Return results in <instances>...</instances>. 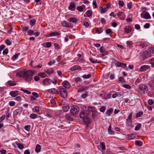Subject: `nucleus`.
<instances>
[{"instance_id":"nucleus-34","label":"nucleus","mask_w":154,"mask_h":154,"mask_svg":"<svg viewBox=\"0 0 154 154\" xmlns=\"http://www.w3.org/2000/svg\"><path fill=\"white\" fill-rule=\"evenodd\" d=\"M8 83L11 86H14L16 85L15 82L12 81H8Z\"/></svg>"},{"instance_id":"nucleus-4","label":"nucleus","mask_w":154,"mask_h":154,"mask_svg":"<svg viewBox=\"0 0 154 154\" xmlns=\"http://www.w3.org/2000/svg\"><path fill=\"white\" fill-rule=\"evenodd\" d=\"M79 110V109L78 106H72L70 110L72 116H74L78 114Z\"/></svg>"},{"instance_id":"nucleus-20","label":"nucleus","mask_w":154,"mask_h":154,"mask_svg":"<svg viewBox=\"0 0 154 154\" xmlns=\"http://www.w3.org/2000/svg\"><path fill=\"white\" fill-rule=\"evenodd\" d=\"M131 28L130 26H126L124 29V31L127 33L131 32Z\"/></svg>"},{"instance_id":"nucleus-12","label":"nucleus","mask_w":154,"mask_h":154,"mask_svg":"<svg viewBox=\"0 0 154 154\" xmlns=\"http://www.w3.org/2000/svg\"><path fill=\"white\" fill-rule=\"evenodd\" d=\"M100 52L103 54V55H106L107 54V52L106 50L103 48V47L102 46L100 48Z\"/></svg>"},{"instance_id":"nucleus-2","label":"nucleus","mask_w":154,"mask_h":154,"mask_svg":"<svg viewBox=\"0 0 154 154\" xmlns=\"http://www.w3.org/2000/svg\"><path fill=\"white\" fill-rule=\"evenodd\" d=\"M148 90L147 86L144 84H141L139 85L138 91L139 93L142 94L146 93Z\"/></svg>"},{"instance_id":"nucleus-56","label":"nucleus","mask_w":154,"mask_h":154,"mask_svg":"<svg viewBox=\"0 0 154 154\" xmlns=\"http://www.w3.org/2000/svg\"><path fill=\"white\" fill-rule=\"evenodd\" d=\"M20 90L23 91L24 92L28 94H31V92L29 91H27V90H24L23 89H21Z\"/></svg>"},{"instance_id":"nucleus-6","label":"nucleus","mask_w":154,"mask_h":154,"mask_svg":"<svg viewBox=\"0 0 154 154\" xmlns=\"http://www.w3.org/2000/svg\"><path fill=\"white\" fill-rule=\"evenodd\" d=\"M89 112L88 110H83L80 114V116L81 118H84L85 117H87V116L89 114Z\"/></svg>"},{"instance_id":"nucleus-63","label":"nucleus","mask_w":154,"mask_h":154,"mask_svg":"<svg viewBox=\"0 0 154 154\" xmlns=\"http://www.w3.org/2000/svg\"><path fill=\"white\" fill-rule=\"evenodd\" d=\"M52 82L53 84H56L57 83V80L55 78H54L52 80Z\"/></svg>"},{"instance_id":"nucleus-39","label":"nucleus","mask_w":154,"mask_h":154,"mask_svg":"<svg viewBox=\"0 0 154 154\" xmlns=\"http://www.w3.org/2000/svg\"><path fill=\"white\" fill-rule=\"evenodd\" d=\"M113 109H110L107 111L106 114L108 116H110L111 114L112 113Z\"/></svg>"},{"instance_id":"nucleus-25","label":"nucleus","mask_w":154,"mask_h":154,"mask_svg":"<svg viewBox=\"0 0 154 154\" xmlns=\"http://www.w3.org/2000/svg\"><path fill=\"white\" fill-rule=\"evenodd\" d=\"M25 72H23V71L21 72H18L16 74V75L18 77H23V75L24 76Z\"/></svg>"},{"instance_id":"nucleus-54","label":"nucleus","mask_w":154,"mask_h":154,"mask_svg":"<svg viewBox=\"0 0 154 154\" xmlns=\"http://www.w3.org/2000/svg\"><path fill=\"white\" fill-rule=\"evenodd\" d=\"M55 60H53L51 61L48 62V64L49 65H52L55 63Z\"/></svg>"},{"instance_id":"nucleus-29","label":"nucleus","mask_w":154,"mask_h":154,"mask_svg":"<svg viewBox=\"0 0 154 154\" xmlns=\"http://www.w3.org/2000/svg\"><path fill=\"white\" fill-rule=\"evenodd\" d=\"M91 74H88V75L85 74L83 75L82 77L85 79H87L91 77Z\"/></svg>"},{"instance_id":"nucleus-13","label":"nucleus","mask_w":154,"mask_h":154,"mask_svg":"<svg viewBox=\"0 0 154 154\" xmlns=\"http://www.w3.org/2000/svg\"><path fill=\"white\" fill-rule=\"evenodd\" d=\"M48 92L50 93H52L56 94H59L58 91H57L56 89L54 88L48 90Z\"/></svg>"},{"instance_id":"nucleus-58","label":"nucleus","mask_w":154,"mask_h":154,"mask_svg":"<svg viewBox=\"0 0 154 154\" xmlns=\"http://www.w3.org/2000/svg\"><path fill=\"white\" fill-rule=\"evenodd\" d=\"M123 86L124 87L127 89H130L131 88L130 86L127 84H124Z\"/></svg>"},{"instance_id":"nucleus-44","label":"nucleus","mask_w":154,"mask_h":154,"mask_svg":"<svg viewBox=\"0 0 154 154\" xmlns=\"http://www.w3.org/2000/svg\"><path fill=\"white\" fill-rule=\"evenodd\" d=\"M18 147L20 149H23L24 148V146L23 144L20 143L17 144Z\"/></svg>"},{"instance_id":"nucleus-24","label":"nucleus","mask_w":154,"mask_h":154,"mask_svg":"<svg viewBox=\"0 0 154 154\" xmlns=\"http://www.w3.org/2000/svg\"><path fill=\"white\" fill-rule=\"evenodd\" d=\"M89 60L93 63H100L101 62L100 61H97V60H93L92 58H90Z\"/></svg>"},{"instance_id":"nucleus-5","label":"nucleus","mask_w":154,"mask_h":154,"mask_svg":"<svg viewBox=\"0 0 154 154\" xmlns=\"http://www.w3.org/2000/svg\"><path fill=\"white\" fill-rule=\"evenodd\" d=\"M141 58L143 60H145L147 58L151 56V53L148 51H143L141 54Z\"/></svg>"},{"instance_id":"nucleus-9","label":"nucleus","mask_w":154,"mask_h":154,"mask_svg":"<svg viewBox=\"0 0 154 154\" xmlns=\"http://www.w3.org/2000/svg\"><path fill=\"white\" fill-rule=\"evenodd\" d=\"M76 7L75 3L73 2H71L68 7V8L71 10L73 11Z\"/></svg>"},{"instance_id":"nucleus-50","label":"nucleus","mask_w":154,"mask_h":154,"mask_svg":"<svg viewBox=\"0 0 154 154\" xmlns=\"http://www.w3.org/2000/svg\"><path fill=\"white\" fill-rule=\"evenodd\" d=\"M30 125H28L24 127L25 129L27 131H28L30 130Z\"/></svg>"},{"instance_id":"nucleus-52","label":"nucleus","mask_w":154,"mask_h":154,"mask_svg":"<svg viewBox=\"0 0 154 154\" xmlns=\"http://www.w3.org/2000/svg\"><path fill=\"white\" fill-rule=\"evenodd\" d=\"M119 81L121 82H125V80L124 79V78L122 77H120L119 78Z\"/></svg>"},{"instance_id":"nucleus-46","label":"nucleus","mask_w":154,"mask_h":154,"mask_svg":"<svg viewBox=\"0 0 154 154\" xmlns=\"http://www.w3.org/2000/svg\"><path fill=\"white\" fill-rule=\"evenodd\" d=\"M95 109L94 107H88V111L93 112Z\"/></svg>"},{"instance_id":"nucleus-60","label":"nucleus","mask_w":154,"mask_h":154,"mask_svg":"<svg viewBox=\"0 0 154 154\" xmlns=\"http://www.w3.org/2000/svg\"><path fill=\"white\" fill-rule=\"evenodd\" d=\"M96 31L99 33H101L103 31L102 29L100 28H97L96 29Z\"/></svg>"},{"instance_id":"nucleus-62","label":"nucleus","mask_w":154,"mask_h":154,"mask_svg":"<svg viewBox=\"0 0 154 154\" xmlns=\"http://www.w3.org/2000/svg\"><path fill=\"white\" fill-rule=\"evenodd\" d=\"M35 111L37 113H38L39 111V108L38 106H35Z\"/></svg>"},{"instance_id":"nucleus-17","label":"nucleus","mask_w":154,"mask_h":154,"mask_svg":"<svg viewBox=\"0 0 154 154\" xmlns=\"http://www.w3.org/2000/svg\"><path fill=\"white\" fill-rule=\"evenodd\" d=\"M81 69H82L80 66L76 65L73 66L70 69V70L72 71H73L76 70H81Z\"/></svg>"},{"instance_id":"nucleus-7","label":"nucleus","mask_w":154,"mask_h":154,"mask_svg":"<svg viewBox=\"0 0 154 154\" xmlns=\"http://www.w3.org/2000/svg\"><path fill=\"white\" fill-rule=\"evenodd\" d=\"M141 16L142 18L146 19H149L150 18V16L149 14L147 12H145L142 13Z\"/></svg>"},{"instance_id":"nucleus-15","label":"nucleus","mask_w":154,"mask_h":154,"mask_svg":"<svg viewBox=\"0 0 154 154\" xmlns=\"http://www.w3.org/2000/svg\"><path fill=\"white\" fill-rule=\"evenodd\" d=\"M116 66L118 67H121L125 68L126 66V64L118 62L116 64Z\"/></svg>"},{"instance_id":"nucleus-57","label":"nucleus","mask_w":154,"mask_h":154,"mask_svg":"<svg viewBox=\"0 0 154 154\" xmlns=\"http://www.w3.org/2000/svg\"><path fill=\"white\" fill-rule=\"evenodd\" d=\"M77 10L80 12L83 11V8L82 6H78L77 7Z\"/></svg>"},{"instance_id":"nucleus-16","label":"nucleus","mask_w":154,"mask_h":154,"mask_svg":"<svg viewBox=\"0 0 154 154\" xmlns=\"http://www.w3.org/2000/svg\"><path fill=\"white\" fill-rule=\"evenodd\" d=\"M148 66L147 65H143L140 68L139 71L140 72H144L148 68Z\"/></svg>"},{"instance_id":"nucleus-33","label":"nucleus","mask_w":154,"mask_h":154,"mask_svg":"<svg viewBox=\"0 0 154 154\" xmlns=\"http://www.w3.org/2000/svg\"><path fill=\"white\" fill-rule=\"evenodd\" d=\"M108 132L109 134H114V133L112 131L111 129V125L109 126V127L108 128Z\"/></svg>"},{"instance_id":"nucleus-8","label":"nucleus","mask_w":154,"mask_h":154,"mask_svg":"<svg viewBox=\"0 0 154 154\" xmlns=\"http://www.w3.org/2000/svg\"><path fill=\"white\" fill-rule=\"evenodd\" d=\"M84 122L87 125L90 124L91 123V119L87 117H85L83 119Z\"/></svg>"},{"instance_id":"nucleus-11","label":"nucleus","mask_w":154,"mask_h":154,"mask_svg":"<svg viewBox=\"0 0 154 154\" xmlns=\"http://www.w3.org/2000/svg\"><path fill=\"white\" fill-rule=\"evenodd\" d=\"M117 15L119 18L121 20H124L125 18V15L123 14V12H119L117 13Z\"/></svg>"},{"instance_id":"nucleus-36","label":"nucleus","mask_w":154,"mask_h":154,"mask_svg":"<svg viewBox=\"0 0 154 154\" xmlns=\"http://www.w3.org/2000/svg\"><path fill=\"white\" fill-rule=\"evenodd\" d=\"M38 75L42 78H45L47 76V75L44 73H40L38 74Z\"/></svg>"},{"instance_id":"nucleus-49","label":"nucleus","mask_w":154,"mask_h":154,"mask_svg":"<svg viewBox=\"0 0 154 154\" xmlns=\"http://www.w3.org/2000/svg\"><path fill=\"white\" fill-rule=\"evenodd\" d=\"M46 46L45 48H50L51 46V44L50 42H47L45 43Z\"/></svg>"},{"instance_id":"nucleus-19","label":"nucleus","mask_w":154,"mask_h":154,"mask_svg":"<svg viewBox=\"0 0 154 154\" xmlns=\"http://www.w3.org/2000/svg\"><path fill=\"white\" fill-rule=\"evenodd\" d=\"M18 91H11L10 92V95L12 97H15L18 95Z\"/></svg>"},{"instance_id":"nucleus-45","label":"nucleus","mask_w":154,"mask_h":154,"mask_svg":"<svg viewBox=\"0 0 154 154\" xmlns=\"http://www.w3.org/2000/svg\"><path fill=\"white\" fill-rule=\"evenodd\" d=\"M106 108L104 106H102L100 108V112H104Z\"/></svg>"},{"instance_id":"nucleus-43","label":"nucleus","mask_w":154,"mask_h":154,"mask_svg":"<svg viewBox=\"0 0 154 154\" xmlns=\"http://www.w3.org/2000/svg\"><path fill=\"white\" fill-rule=\"evenodd\" d=\"M19 55V54H17L14 55L12 57V59L13 60H14L16 59L18 57V56Z\"/></svg>"},{"instance_id":"nucleus-28","label":"nucleus","mask_w":154,"mask_h":154,"mask_svg":"<svg viewBox=\"0 0 154 154\" xmlns=\"http://www.w3.org/2000/svg\"><path fill=\"white\" fill-rule=\"evenodd\" d=\"M36 23V20L35 19H32L30 20V24L32 26H34Z\"/></svg>"},{"instance_id":"nucleus-3","label":"nucleus","mask_w":154,"mask_h":154,"mask_svg":"<svg viewBox=\"0 0 154 154\" xmlns=\"http://www.w3.org/2000/svg\"><path fill=\"white\" fill-rule=\"evenodd\" d=\"M59 92L60 96L64 98H66L67 96V92L66 89L63 88H59Z\"/></svg>"},{"instance_id":"nucleus-23","label":"nucleus","mask_w":154,"mask_h":154,"mask_svg":"<svg viewBox=\"0 0 154 154\" xmlns=\"http://www.w3.org/2000/svg\"><path fill=\"white\" fill-rule=\"evenodd\" d=\"M88 88V87L86 86H83L80 88L78 90V92H81L83 91H85L87 90Z\"/></svg>"},{"instance_id":"nucleus-22","label":"nucleus","mask_w":154,"mask_h":154,"mask_svg":"<svg viewBox=\"0 0 154 154\" xmlns=\"http://www.w3.org/2000/svg\"><path fill=\"white\" fill-rule=\"evenodd\" d=\"M22 110V108L21 107H19L14 112V113L15 115H17L21 112Z\"/></svg>"},{"instance_id":"nucleus-41","label":"nucleus","mask_w":154,"mask_h":154,"mask_svg":"<svg viewBox=\"0 0 154 154\" xmlns=\"http://www.w3.org/2000/svg\"><path fill=\"white\" fill-rule=\"evenodd\" d=\"M92 14V12L91 11L88 10L86 12V14L87 16L88 17H90Z\"/></svg>"},{"instance_id":"nucleus-48","label":"nucleus","mask_w":154,"mask_h":154,"mask_svg":"<svg viewBox=\"0 0 154 154\" xmlns=\"http://www.w3.org/2000/svg\"><path fill=\"white\" fill-rule=\"evenodd\" d=\"M34 33V32L33 30L31 29L29 30L28 32V34L29 35H32Z\"/></svg>"},{"instance_id":"nucleus-64","label":"nucleus","mask_w":154,"mask_h":154,"mask_svg":"<svg viewBox=\"0 0 154 154\" xmlns=\"http://www.w3.org/2000/svg\"><path fill=\"white\" fill-rule=\"evenodd\" d=\"M149 51L150 53H152L154 54V48L152 47L150 48L149 49Z\"/></svg>"},{"instance_id":"nucleus-61","label":"nucleus","mask_w":154,"mask_h":154,"mask_svg":"<svg viewBox=\"0 0 154 154\" xmlns=\"http://www.w3.org/2000/svg\"><path fill=\"white\" fill-rule=\"evenodd\" d=\"M119 5L121 7H123L124 5V3L123 1H119Z\"/></svg>"},{"instance_id":"nucleus-37","label":"nucleus","mask_w":154,"mask_h":154,"mask_svg":"<svg viewBox=\"0 0 154 154\" xmlns=\"http://www.w3.org/2000/svg\"><path fill=\"white\" fill-rule=\"evenodd\" d=\"M62 109L63 111L66 112L69 110V107L68 106H64L63 107Z\"/></svg>"},{"instance_id":"nucleus-14","label":"nucleus","mask_w":154,"mask_h":154,"mask_svg":"<svg viewBox=\"0 0 154 154\" xmlns=\"http://www.w3.org/2000/svg\"><path fill=\"white\" fill-rule=\"evenodd\" d=\"M48 36L49 37L52 36H58L60 35V34L57 32H53L50 33H48Z\"/></svg>"},{"instance_id":"nucleus-55","label":"nucleus","mask_w":154,"mask_h":154,"mask_svg":"<svg viewBox=\"0 0 154 154\" xmlns=\"http://www.w3.org/2000/svg\"><path fill=\"white\" fill-rule=\"evenodd\" d=\"M111 94L110 93H109L107 94L106 97H104V98L105 99H109L111 98Z\"/></svg>"},{"instance_id":"nucleus-59","label":"nucleus","mask_w":154,"mask_h":154,"mask_svg":"<svg viewBox=\"0 0 154 154\" xmlns=\"http://www.w3.org/2000/svg\"><path fill=\"white\" fill-rule=\"evenodd\" d=\"M64 23V26H65L66 27H70L71 25L70 24H69V23H67L66 22H65Z\"/></svg>"},{"instance_id":"nucleus-18","label":"nucleus","mask_w":154,"mask_h":154,"mask_svg":"<svg viewBox=\"0 0 154 154\" xmlns=\"http://www.w3.org/2000/svg\"><path fill=\"white\" fill-rule=\"evenodd\" d=\"M42 82L43 85H49L51 82L48 79L46 78Z\"/></svg>"},{"instance_id":"nucleus-38","label":"nucleus","mask_w":154,"mask_h":154,"mask_svg":"<svg viewBox=\"0 0 154 154\" xmlns=\"http://www.w3.org/2000/svg\"><path fill=\"white\" fill-rule=\"evenodd\" d=\"M37 116V115L36 114L34 113H32L30 115V117L32 119H34L36 118Z\"/></svg>"},{"instance_id":"nucleus-35","label":"nucleus","mask_w":154,"mask_h":154,"mask_svg":"<svg viewBox=\"0 0 154 154\" xmlns=\"http://www.w3.org/2000/svg\"><path fill=\"white\" fill-rule=\"evenodd\" d=\"M132 116V113H131L129 114L128 117V119H127V121L128 122H131V118Z\"/></svg>"},{"instance_id":"nucleus-32","label":"nucleus","mask_w":154,"mask_h":154,"mask_svg":"<svg viewBox=\"0 0 154 154\" xmlns=\"http://www.w3.org/2000/svg\"><path fill=\"white\" fill-rule=\"evenodd\" d=\"M92 112V116L93 118V119H94V118H95L96 115L97 114V111L95 109H94V111H93V112Z\"/></svg>"},{"instance_id":"nucleus-31","label":"nucleus","mask_w":154,"mask_h":154,"mask_svg":"<svg viewBox=\"0 0 154 154\" xmlns=\"http://www.w3.org/2000/svg\"><path fill=\"white\" fill-rule=\"evenodd\" d=\"M100 147L102 148L103 150H104L106 149L105 144L104 142H102L100 143Z\"/></svg>"},{"instance_id":"nucleus-30","label":"nucleus","mask_w":154,"mask_h":154,"mask_svg":"<svg viewBox=\"0 0 154 154\" xmlns=\"http://www.w3.org/2000/svg\"><path fill=\"white\" fill-rule=\"evenodd\" d=\"M135 136L134 134H130L128 135V138L130 139H132L134 138Z\"/></svg>"},{"instance_id":"nucleus-40","label":"nucleus","mask_w":154,"mask_h":154,"mask_svg":"<svg viewBox=\"0 0 154 154\" xmlns=\"http://www.w3.org/2000/svg\"><path fill=\"white\" fill-rule=\"evenodd\" d=\"M69 20L70 22L72 23H75L77 21V19L74 17H71L69 18Z\"/></svg>"},{"instance_id":"nucleus-51","label":"nucleus","mask_w":154,"mask_h":154,"mask_svg":"<svg viewBox=\"0 0 154 154\" xmlns=\"http://www.w3.org/2000/svg\"><path fill=\"white\" fill-rule=\"evenodd\" d=\"M6 44L8 45H10L11 44V42L8 39H6L5 41Z\"/></svg>"},{"instance_id":"nucleus-47","label":"nucleus","mask_w":154,"mask_h":154,"mask_svg":"<svg viewBox=\"0 0 154 154\" xmlns=\"http://www.w3.org/2000/svg\"><path fill=\"white\" fill-rule=\"evenodd\" d=\"M136 145H137L139 146H140L142 145V143L139 141H136L135 142Z\"/></svg>"},{"instance_id":"nucleus-10","label":"nucleus","mask_w":154,"mask_h":154,"mask_svg":"<svg viewBox=\"0 0 154 154\" xmlns=\"http://www.w3.org/2000/svg\"><path fill=\"white\" fill-rule=\"evenodd\" d=\"M62 84L63 87L66 88H69L70 86L69 82L67 81H64Z\"/></svg>"},{"instance_id":"nucleus-42","label":"nucleus","mask_w":154,"mask_h":154,"mask_svg":"<svg viewBox=\"0 0 154 154\" xmlns=\"http://www.w3.org/2000/svg\"><path fill=\"white\" fill-rule=\"evenodd\" d=\"M141 126V124L139 123L135 127V130L136 131L138 130L140 128Z\"/></svg>"},{"instance_id":"nucleus-27","label":"nucleus","mask_w":154,"mask_h":154,"mask_svg":"<svg viewBox=\"0 0 154 154\" xmlns=\"http://www.w3.org/2000/svg\"><path fill=\"white\" fill-rule=\"evenodd\" d=\"M41 149V147L39 145L37 144L36 146V148L35 149V151L37 152H39Z\"/></svg>"},{"instance_id":"nucleus-53","label":"nucleus","mask_w":154,"mask_h":154,"mask_svg":"<svg viewBox=\"0 0 154 154\" xmlns=\"http://www.w3.org/2000/svg\"><path fill=\"white\" fill-rule=\"evenodd\" d=\"M107 8H106L105 7L103 8L100 11L101 13L102 14L104 13L107 11Z\"/></svg>"},{"instance_id":"nucleus-1","label":"nucleus","mask_w":154,"mask_h":154,"mask_svg":"<svg viewBox=\"0 0 154 154\" xmlns=\"http://www.w3.org/2000/svg\"><path fill=\"white\" fill-rule=\"evenodd\" d=\"M23 72H25L24 76L23 75V77L27 82H29L32 79V72L31 70L23 71Z\"/></svg>"},{"instance_id":"nucleus-26","label":"nucleus","mask_w":154,"mask_h":154,"mask_svg":"<svg viewBox=\"0 0 154 154\" xmlns=\"http://www.w3.org/2000/svg\"><path fill=\"white\" fill-rule=\"evenodd\" d=\"M137 45L139 47L141 46L142 48H144L145 47H146L147 46L146 44L145 43H139L137 44Z\"/></svg>"},{"instance_id":"nucleus-21","label":"nucleus","mask_w":154,"mask_h":154,"mask_svg":"<svg viewBox=\"0 0 154 154\" xmlns=\"http://www.w3.org/2000/svg\"><path fill=\"white\" fill-rule=\"evenodd\" d=\"M54 70L52 68H50L47 69L45 72L48 75H51L53 73Z\"/></svg>"}]
</instances>
